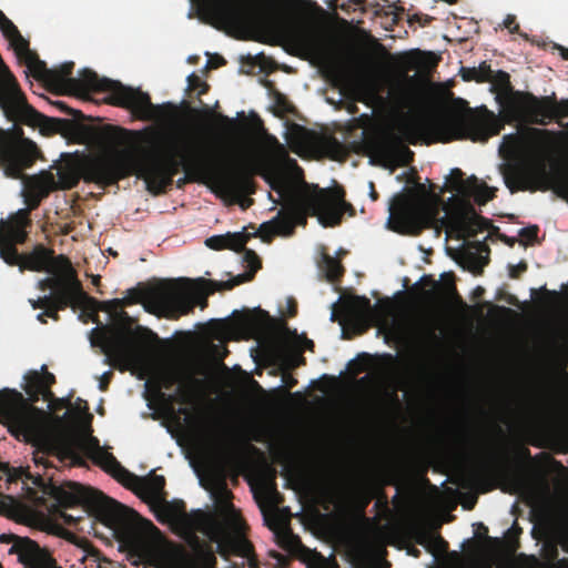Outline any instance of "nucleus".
I'll use <instances>...</instances> for the list:
<instances>
[{
    "instance_id": "64",
    "label": "nucleus",
    "mask_w": 568,
    "mask_h": 568,
    "mask_svg": "<svg viewBox=\"0 0 568 568\" xmlns=\"http://www.w3.org/2000/svg\"><path fill=\"white\" fill-rule=\"evenodd\" d=\"M560 120L568 116V99L560 101Z\"/></svg>"
},
{
    "instance_id": "61",
    "label": "nucleus",
    "mask_w": 568,
    "mask_h": 568,
    "mask_svg": "<svg viewBox=\"0 0 568 568\" xmlns=\"http://www.w3.org/2000/svg\"><path fill=\"white\" fill-rule=\"evenodd\" d=\"M50 297H48V295H44L42 297H39L38 300L36 301H30L31 302V305L34 310H38V308H45L47 305H49V302H50Z\"/></svg>"
},
{
    "instance_id": "44",
    "label": "nucleus",
    "mask_w": 568,
    "mask_h": 568,
    "mask_svg": "<svg viewBox=\"0 0 568 568\" xmlns=\"http://www.w3.org/2000/svg\"><path fill=\"white\" fill-rule=\"evenodd\" d=\"M187 88L190 91H197V95L205 94L209 90L207 83L203 82L199 75L192 73L187 77Z\"/></svg>"
},
{
    "instance_id": "9",
    "label": "nucleus",
    "mask_w": 568,
    "mask_h": 568,
    "mask_svg": "<svg viewBox=\"0 0 568 568\" xmlns=\"http://www.w3.org/2000/svg\"><path fill=\"white\" fill-rule=\"evenodd\" d=\"M256 172V163L250 153L243 148H236L223 161L204 156L190 170H184L185 174L176 181V187L181 189L190 182L210 180L223 194L242 197L255 193L253 175Z\"/></svg>"
},
{
    "instance_id": "59",
    "label": "nucleus",
    "mask_w": 568,
    "mask_h": 568,
    "mask_svg": "<svg viewBox=\"0 0 568 568\" xmlns=\"http://www.w3.org/2000/svg\"><path fill=\"white\" fill-rule=\"evenodd\" d=\"M462 75L465 81H476L478 82V75L476 67L467 68L462 70Z\"/></svg>"
},
{
    "instance_id": "33",
    "label": "nucleus",
    "mask_w": 568,
    "mask_h": 568,
    "mask_svg": "<svg viewBox=\"0 0 568 568\" xmlns=\"http://www.w3.org/2000/svg\"><path fill=\"white\" fill-rule=\"evenodd\" d=\"M191 558L199 565L200 568H216L217 559L212 546L201 544L196 540L195 556Z\"/></svg>"
},
{
    "instance_id": "40",
    "label": "nucleus",
    "mask_w": 568,
    "mask_h": 568,
    "mask_svg": "<svg viewBox=\"0 0 568 568\" xmlns=\"http://www.w3.org/2000/svg\"><path fill=\"white\" fill-rule=\"evenodd\" d=\"M417 542L422 546L428 547L430 544H433L434 547L445 550L447 548V541L443 539L439 535H425L422 534L416 539Z\"/></svg>"
},
{
    "instance_id": "47",
    "label": "nucleus",
    "mask_w": 568,
    "mask_h": 568,
    "mask_svg": "<svg viewBox=\"0 0 568 568\" xmlns=\"http://www.w3.org/2000/svg\"><path fill=\"white\" fill-rule=\"evenodd\" d=\"M44 197L40 196V194H37L30 191L29 189H26V203L28 205V209L26 210L28 211V215L30 214V211L38 209ZM28 219L30 220L29 216Z\"/></svg>"
},
{
    "instance_id": "27",
    "label": "nucleus",
    "mask_w": 568,
    "mask_h": 568,
    "mask_svg": "<svg viewBox=\"0 0 568 568\" xmlns=\"http://www.w3.org/2000/svg\"><path fill=\"white\" fill-rule=\"evenodd\" d=\"M244 252V261L248 264L252 273L248 274H240L233 280L225 282H212L219 290H232L235 285H239L245 281L251 280L254 276V273L261 268V261L257 254L252 250H246L245 247L241 251Z\"/></svg>"
},
{
    "instance_id": "57",
    "label": "nucleus",
    "mask_w": 568,
    "mask_h": 568,
    "mask_svg": "<svg viewBox=\"0 0 568 568\" xmlns=\"http://www.w3.org/2000/svg\"><path fill=\"white\" fill-rule=\"evenodd\" d=\"M196 381H194L193 378L189 377L187 378V382L186 383H181L178 387V393L181 397H186L191 389H192V386L193 384L195 383Z\"/></svg>"
},
{
    "instance_id": "19",
    "label": "nucleus",
    "mask_w": 568,
    "mask_h": 568,
    "mask_svg": "<svg viewBox=\"0 0 568 568\" xmlns=\"http://www.w3.org/2000/svg\"><path fill=\"white\" fill-rule=\"evenodd\" d=\"M48 297L51 300L49 305L54 306L58 312L68 307L73 310L84 308L93 314L99 311L100 302L83 291L82 283L78 278V275L74 278H71L70 282L54 294H48Z\"/></svg>"
},
{
    "instance_id": "10",
    "label": "nucleus",
    "mask_w": 568,
    "mask_h": 568,
    "mask_svg": "<svg viewBox=\"0 0 568 568\" xmlns=\"http://www.w3.org/2000/svg\"><path fill=\"white\" fill-rule=\"evenodd\" d=\"M31 224L27 210H19L8 220H0V257L10 266H19L20 271L52 273L54 270L71 268L68 256L54 255V251L38 244L30 253L21 254L17 245L23 244L28 237L27 227Z\"/></svg>"
},
{
    "instance_id": "62",
    "label": "nucleus",
    "mask_w": 568,
    "mask_h": 568,
    "mask_svg": "<svg viewBox=\"0 0 568 568\" xmlns=\"http://www.w3.org/2000/svg\"><path fill=\"white\" fill-rule=\"evenodd\" d=\"M297 314V303L293 297L287 298V315L294 317Z\"/></svg>"
},
{
    "instance_id": "20",
    "label": "nucleus",
    "mask_w": 568,
    "mask_h": 568,
    "mask_svg": "<svg viewBox=\"0 0 568 568\" xmlns=\"http://www.w3.org/2000/svg\"><path fill=\"white\" fill-rule=\"evenodd\" d=\"M389 93L393 102L402 110L413 111L420 106L424 100L416 75L405 74L393 84Z\"/></svg>"
},
{
    "instance_id": "46",
    "label": "nucleus",
    "mask_w": 568,
    "mask_h": 568,
    "mask_svg": "<svg viewBox=\"0 0 568 568\" xmlns=\"http://www.w3.org/2000/svg\"><path fill=\"white\" fill-rule=\"evenodd\" d=\"M0 30L8 41L19 32L14 23L4 13L0 16Z\"/></svg>"
},
{
    "instance_id": "31",
    "label": "nucleus",
    "mask_w": 568,
    "mask_h": 568,
    "mask_svg": "<svg viewBox=\"0 0 568 568\" xmlns=\"http://www.w3.org/2000/svg\"><path fill=\"white\" fill-rule=\"evenodd\" d=\"M493 85V90L497 93V99L501 103V99L505 100V108L509 103L510 95L514 94L513 85L510 83V77L506 71L498 70L493 72V78L488 81Z\"/></svg>"
},
{
    "instance_id": "32",
    "label": "nucleus",
    "mask_w": 568,
    "mask_h": 568,
    "mask_svg": "<svg viewBox=\"0 0 568 568\" xmlns=\"http://www.w3.org/2000/svg\"><path fill=\"white\" fill-rule=\"evenodd\" d=\"M343 307L348 316L358 320L368 317L373 312L371 301L366 296H352L344 301Z\"/></svg>"
},
{
    "instance_id": "41",
    "label": "nucleus",
    "mask_w": 568,
    "mask_h": 568,
    "mask_svg": "<svg viewBox=\"0 0 568 568\" xmlns=\"http://www.w3.org/2000/svg\"><path fill=\"white\" fill-rule=\"evenodd\" d=\"M416 54L419 57L414 61V65L410 68H429L434 67L437 63V59L434 52H420L416 51Z\"/></svg>"
},
{
    "instance_id": "16",
    "label": "nucleus",
    "mask_w": 568,
    "mask_h": 568,
    "mask_svg": "<svg viewBox=\"0 0 568 568\" xmlns=\"http://www.w3.org/2000/svg\"><path fill=\"white\" fill-rule=\"evenodd\" d=\"M438 210L399 196L389 207L388 229L399 234L417 236L437 221Z\"/></svg>"
},
{
    "instance_id": "48",
    "label": "nucleus",
    "mask_w": 568,
    "mask_h": 568,
    "mask_svg": "<svg viewBox=\"0 0 568 568\" xmlns=\"http://www.w3.org/2000/svg\"><path fill=\"white\" fill-rule=\"evenodd\" d=\"M214 551L215 554H219L222 558L229 559L233 555L232 537L222 542H219Z\"/></svg>"
},
{
    "instance_id": "25",
    "label": "nucleus",
    "mask_w": 568,
    "mask_h": 568,
    "mask_svg": "<svg viewBox=\"0 0 568 568\" xmlns=\"http://www.w3.org/2000/svg\"><path fill=\"white\" fill-rule=\"evenodd\" d=\"M99 154L97 155H91V156H88L85 158L81 164H80V168H79V171H77L72 166H61L58 169L57 171V176H58V180L57 181V185H58V189H61V190H70L74 186L78 185L80 179H83L84 182L87 183H92L91 181H87L84 179V173H83V165L84 163L91 159V158H94V156H98Z\"/></svg>"
},
{
    "instance_id": "4",
    "label": "nucleus",
    "mask_w": 568,
    "mask_h": 568,
    "mask_svg": "<svg viewBox=\"0 0 568 568\" xmlns=\"http://www.w3.org/2000/svg\"><path fill=\"white\" fill-rule=\"evenodd\" d=\"M142 141L156 146L161 134L154 130L145 133L134 132ZM206 154L194 141L183 140L179 150L169 155H161L156 149H140L138 151H120L101 153L89 159L83 165L84 179L105 189L118 184L119 181L135 175L146 184V190L153 195L161 194L172 185L173 178L180 170H190L193 164Z\"/></svg>"
},
{
    "instance_id": "35",
    "label": "nucleus",
    "mask_w": 568,
    "mask_h": 568,
    "mask_svg": "<svg viewBox=\"0 0 568 568\" xmlns=\"http://www.w3.org/2000/svg\"><path fill=\"white\" fill-rule=\"evenodd\" d=\"M277 542L284 550L296 554L304 549V546L298 536L294 535L291 529H286L277 535Z\"/></svg>"
},
{
    "instance_id": "37",
    "label": "nucleus",
    "mask_w": 568,
    "mask_h": 568,
    "mask_svg": "<svg viewBox=\"0 0 568 568\" xmlns=\"http://www.w3.org/2000/svg\"><path fill=\"white\" fill-rule=\"evenodd\" d=\"M323 267L326 273V277L331 282L339 281L345 271L342 263L337 258L329 255H324Z\"/></svg>"
},
{
    "instance_id": "2",
    "label": "nucleus",
    "mask_w": 568,
    "mask_h": 568,
    "mask_svg": "<svg viewBox=\"0 0 568 568\" xmlns=\"http://www.w3.org/2000/svg\"><path fill=\"white\" fill-rule=\"evenodd\" d=\"M293 163L295 169L292 174L280 169L263 174L278 195L273 202H284L272 220L260 225L257 233L264 242H271L274 236H292L297 225L307 224V216H316L324 227H335L342 223L344 214H356L354 206L345 200L343 186L323 189L307 183L303 170L294 160Z\"/></svg>"
},
{
    "instance_id": "21",
    "label": "nucleus",
    "mask_w": 568,
    "mask_h": 568,
    "mask_svg": "<svg viewBox=\"0 0 568 568\" xmlns=\"http://www.w3.org/2000/svg\"><path fill=\"white\" fill-rule=\"evenodd\" d=\"M43 373L31 372L27 377V384L24 387L29 398L24 400L36 407L33 404L42 398L45 402H51L54 395L51 390V386L55 383V376L47 371L45 366H42Z\"/></svg>"
},
{
    "instance_id": "50",
    "label": "nucleus",
    "mask_w": 568,
    "mask_h": 568,
    "mask_svg": "<svg viewBox=\"0 0 568 568\" xmlns=\"http://www.w3.org/2000/svg\"><path fill=\"white\" fill-rule=\"evenodd\" d=\"M504 27L509 30L510 33H517L521 37L527 38V34L520 32V27L516 22V17L513 14H508L504 20Z\"/></svg>"
},
{
    "instance_id": "29",
    "label": "nucleus",
    "mask_w": 568,
    "mask_h": 568,
    "mask_svg": "<svg viewBox=\"0 0 568 568\" xmlns=\"http://www.w3.org/2000/svg\"><path fill=\"white\" fill-rule=\"evenodd\" d=\"M50 274L52 276H48V277L39 281L38 287H39V290H41L43 292L50 290L51 291L50 294H54L57 291H59L61 287H63L68 282H70L71 278H74L77 276V271L71 265V268H69V270H54Z\"/></svg>"
},
{
    "instance_id": "43",
    "label": "nucleus",
    "mask_w": 568,
    "mask_h": 568,
    "mask_svg": "<svg viewBox=\"0 0 568 568\" xmlns=\"http://www.w3.org/2000/svg\"><path fill=\"white\" fill-rule=\"evenodd\" d=\"M215 445L220 453L223 455H229L232 452V442L230 438V434L226 429L223 430V433L219 434L214 438Z\"/></svg>"
},
{
    "instance_id": "49",
    "label": "nucleus",
    "mask_w": 568,
    "mask_h": 568,
    "mask_svg": "<svg viewBox=\"0 0 568 568\" xmlns=\"http://www.w3.org/2000/svg\"><path fill=\"white\" fill-rule=\"evenodd\" d=\"M478 82H488L493 78V70L490 64L487 62H481L477 68Z\"/></svg>"
},
{
    "instance_id": "54",
    "label": "nucleus",
    "mask_w": 568,
    "mask_h": 568,
    "mask_svg": "<svg viewBox=\"0 0 568 568\" xmlns=\"http://www.w3.org/2000/svg\"><path fill=\"white\" fill-rule=\"evenodd\" d=\"M527 268H528V265H527L526 261H520L517 265H509L508 266L509 277L515 278V280L519 278L520 274L526 272Z\"/></svg>"
},
{
    "instance_id": "58",
    "label": "nucleus",
    "mask_w": 568,
    "mask_h": 568,
    "mask_svg": "<svg viewBox=\"0 0 568 568\" xmlns=\"http://www.w3.org/2000/svg\"><path fill=\"white\" fill-rule=\"evenodd\" d=\"M112 377H113L112 371H108L102 374V376L100 377V383H99L100 390L105 392L108 389Z\"/></svg>"
},
{
    "instance_id": "39",
    "label": "nucleus",
    "mask_w": 568,
    "mask_h": 568,
    "mask_svg": "<svg viewBox=\"0 0 568 568\" xmlns=\"http://www.w3.org/2000/svg\"><path fill=\"white\" fill-rule=\"evenodd\" d=\"M295 42L303 48L304 50H307L310 52H315L318 50V45L310 32L306 31H298L294 34Z\"/></svg>"
},
{
    "instance_id": "26",
    "label": "nucleus",
    "mask_w": 568,
    "mask_h": 568,
    "mask_svg": "<svg viewBox=\"0 0 568 568\" xmlns=\"http://www.w3.org/2000/svg\"><path fill=\"white\" fill-rule=\"evenodd\" d=\"M497 473L495 457H483L475 460L469 469L470 478L478 484H487Z\"/></svg>"
},
{
    "instance_id": "11",
    "label": "nucleus",
    "mask_w": 568,
    "mask_h": 568,
    "mask_svg": "<svg viewBox=\"0 0 568 568\" xmlns=\"http://www.w3.org/2000/svg\"><path fill=\"white\" fill-rule=\"evenodd\" d=\"M0 109L9 121H20L24 125L40 128L45 133H57L73 128V133L89 139L93 135L94 129L84 124H74L70 120L47 116L37 111L27 101L20 85L4 64L0 68Z\"/></svg>"
},
{
    "instance_id": "6",
    "label": "nucleus",
    "mask_w": 568,
    "mask_h": 568,
    "mask_svg": "<svg viewBox=\"0 0 568 568\" xmlns=\"http://www.w3.org/2000/svg\"><path fill=\"white\" fill-rule=\"evenodd\" d=\"M143 303L145 311L151 314L178 320L193 311L195 303L179 288L161 284L148 290L131 288L128 296L120 300L114 298L100 302L99 311L109 312L115 321L112 333H102L105 363L123 368L142 367L146 363V347L138 343L130 331L132 318L121 310L124 305Z\"/></svg>"
},
{
    "instance_id": "56",
    "label": "nucleus",
    "mask_w": 568,
    "mask_h": 568,
    "mask_svg": "<svg viewBox=\"0 0 568 568\" xmlns=\"http://www.w3.org/2000/svg\"><path fill=\"white\" fill-rule=\"evenodd\" d=\"M473 246L476 247L480 254L481 253L486 254L485 256H480V260L483 262V265H487L489 262V253H490L489 247L485 243H481V242H474Z\"/></svg>"
},
{
    "instance_id": "45",
    "label": "nucleus",
    "mask_w": 568,
    "mask_h": 568,
    "mask_svg": "<svg viewBox=\"0 0 568 568\" xmlns=\"http://www.w3.org/2000/svg\"><path fill=\"white\" fill-rule=\"evenodd\" d=\"M307 568H339L334 558H325L320 552H315V560Z\"/></svg>"
},
{
    "instance_id": "55",
    "label": "nucleus",
    "mask_w": 568,
    "mask_h": 568,
    "mask_svg": "<svg viewBox=\"0 0 568 568\" xmlns=\"http://www.w3.org/2000/svg\"><path fill=\"white\" fill-rule=\"evenodd\" d=\"M58 109H60L62 112L67 113V114H71V115H74L75 118H79V119H83V114L81 111H77V110H73L72 108L68 106L64 102L62 101H55L53 103Z\"/></svg>"
},
{
    "instance_id": "18",
    "label": "nucleus",
    "mask_w": 568,
    "mask_h": 568,
    "mask_svg": "<svg viewBox=\"0 0 568 568\" xmlns=\"http://www.w3.org/2000/svg\"><path fill=\"white\" fill-rule=\"evenodd\" d=\"M1 544H12L9 549L10 555H17L19 562L23 568H57L55 560L50 552L41 548L29 537H20L13 534H1Z\"/></svg>"
},
{
    "instance_id": "23",
    "label": "nucleus",
    "mask_w": 568,
    "mask_h": 568,
    "mask_svg": "<svg viewBox=\"0 0 568 568\" xmlns=\"http://www.w3.org/2000/svg\"><path fill=\"white\" fill-rule=\"evenodd\" d=\"M26 189L47 197L52 191L58 189L55 175L51 171H41L26 180Z\"/></svg>"
},
{
    "instance_id": "8",
    "label": "nucleus",
    "mask_w": 568,
    "mask_h": 568,
    "mask_svg": "<svg viewBox=\"0 0 568 568\" xmlns=\"http://www.w3.org/2000/svg\"><path fill=\"white\" fill-rule=\"evenodd\" d=\"M73 62H64L58 68L49 69L44 61L39 60L31 74L42 81L57 94L84 97L89 92H108L106 103L134 113H144L152 108L150 95L140 89L123 85L119 81L100 78L94 71L83 69L79 78H72Z\"/></svg>"
},
{
    "instance_id": "3",
    "label": "nucleus",
    "mask_w": 568,
    "mask_h": 568,
    "mask_svg": "<svg viewBox=\"0 0 568 568\" xmlns=\"http://www.w3.org/2000/svg\"><path fill=\"white\" fill-rule=\"evenodd\" d=\"M396 129L399 135H373L365 140V148L373 159L384 163L408 165L414 160V152L403 141L413 145L420 141L429 145L455 140L485 143L489 138L499 134L504 123L489 111H486L485 115L468 112L455 113L447 118L414 113L399 120Z\"/></svg>"
},
{
    "instance_id": "63",
    "label": "nucleus",
    "mask_w": 568,
    "mask_h": 568,
    "mask_svg": "<svg viewBox=\"0 0 568 568\" xmlns=\"http://www.w3.org/2000/svg\"><path fill=\"white\" fill-rule=\"evenodd\" d=\"M44 314L47 317H50L54 321L59 320V312L52 305H47V307L44 308Z\"/></svg>"
},
{
    "instance_id": "24",
    "label": "nucleus",
    "mask_w": 568,
    "mask_h": 568,
    "mask_svg": "<svg viewBox=\"0 0 568 568\" xmlns=\"http://www.w3.org/2000/svg\"><path fill=\"white\" fill-rule=\"evenodd\" d=\"M233 321L235 325L243 331H255L262 326V322L270 321V314L261 308L255 310V313L234 311Z\"/></svg>"
},
{
    "instance_id": "14",
    "label": "nucleus",
    "mask_w": 568,
    "mask_h": 568,
    "mask_svg": "<svg viewBox=\"0 0 568 568\" xmlns=\"http://www.w3.org/2000/svg\"><path fill=\"white\" fill-rule=\"evenodd\" d=\"M496 191L475 175L468 178V189L464 195L465 207L450 217V225L458 233L459 239L475 237L478 232L489 226L490 220L478 215L469 200L474 199L477 204L485 205L495 197Z\"/></svg>"
},
{
    "instance_id": "42",
    "label": "nucleus",
    "mask_w": 568,
    "mask_h": 568,
    "mask_svg": "<svg viewBox=\"0 0 568 568\" xmlns=\"http://www.w3.org/2000/svg\"><path fill=\"white\" fill-rule=\"evenodd\" d=\"M179 374L173 371H164L159 375L160 388L171 389L176 383H179Z\"/></svg>"
},
{
    "instance_id": "34",
    "label": "nucleus",
    "mask_w": 568,
    "mask_h": 568,
    "mask_svg": "<svg viewBox=\"0 0 568 568\" xmlns=\"http://www.w3.org/2000/svg\"><path fill=\"white\" fill-rule=\"evenodd\" d=\"M203 532L211 542L216 545L232 537L229 527L220 520L210 521L203 529Z\"/></svg>"
},
{
    "instance_id": "28",
    "label": "nucleus",
    "mask_w": 568,
    "mask_h": 568,
    "mask_svg": "<svg viewBox=\"0 0 568 568\" xmlns=\"http://www.w3.org/2000/svg\"><path fill=\"white\" fill-rule=\"evenodd\" d=\"M93 463L101 466L108 473H111L113 477L123 485L124 483H128L131 473L116 460L113 454L102 450L98 456H95Z\"/></svg>"
},
{
    "instance_id": "5",
    "label": "nucleus",
    "mask_w": 568,
    "mask_h": 568,
    "mask_svg": "<svg viewBox=\"0 0 568 568\" xmlns=\"http://www.w3.org/2000/svg\"><path fill=\"white\" fill-rule=\"evenodd\" d=\"M0 422L8 426L17 437L33 443V462L37 467L44 469L58 468L61 465L83 466V456L92 462L102 450L100 440L92 435L49 436L48 414L38 407H32L23 395L4 388L0 390Z\"/></svg>"
},
{
    "instance_id": "12",
    "label": "nucleus",
    "mask_w": 568,
    "mask_h": 568,
    "mask_svg": "<svg viewBox=\"0 0 568 568\" xmlns=\"http://www.w3.org/2000/svg\"><path fill=\"white\" fill-rule=\"evenodd\" d=\"M13 125L3 130L0 128V165L4 175L14 180L23 179V172L31 168L38 159L40 151L37 144L24 138L20 121H12Z\"/></svg>"
},
{
    "instance_id": "13",
    "label": "nucleus",
    "mask_w": 568,
    "mask_h": 568,
    "mask_svg": "<svg viewBox=\"0 0 568 568\" xmlns=\"http://www.w3.org/2000/svg\"><path fill=\"white\" fill-rule=\"evenodd\" d=\"M202 20L220 31L257 28L262 19L237 0H202Z\"/></svg>"
},
{
    "instance_id": "36",
    "label": "nucleus",
    "mask_w": 568,
    "mask_h": 568,
    "mask_svg": "<svg viewBox=\"0 0 568 568\" xmlns=\"http://www.w3.org/2000/svg\"><path fill=\"white\" fill-rule=\"evenodd\" d=\"M464 172L455 168L450 171L449 178L447 180V187L452 192H456L462 197H464L467 189H468V178H464Z\"/></svg>"
},
{
    "instance_id": "30",
    "label": "nucleus",
    "mask_w": 568,
    "mask_h": 568,
    "mask_svg": "<svg viewBox=\"0 0 568 568\" xmlns=\"http://www.w3.org/2000/svg\"><path fill=\"white\" fill-rule=\"evenodd\" d=\"M9 42L13 48L19 61L24 63L28 70L31 72L40 59L36 52L30 50L29 41L26 40L19 31L9 40Z\"/></svg>"
},
{
    "instance_id": "22",
    "label": "nucleus",
    "mask_w": 568,
    "mask_h": 568,
    "mask_svg": "<svg viewBox=\"0 0 568 568\" xmlns=\"http://www.w3.org/2000/svg\"><path fill=\"white\" fill-rule=\"evenodd\" d=\"M257 233L251 234V233H226L222 235H213L205 240V245L214 251H221V250H232L237 253H240L244 245L247 243V241L255 236Z\"/></svg>"
},
{
    "instance_id": "38",
    "label": "nucleus",
    "mask_w": 568,
    "mask_h": 568,
    "mask_svg": "<svg viewBox=\"0 0 568 568\" xmlns=\"http://www.w3.org/2000/svg\"><path fill=\"white\" fill-rule=\"evenodd\" d=\"M232 544H233V555L239 557H247L253 554L254 547L250 540L243 537H233L232 536Z\"/></svg>"
},
{
    "instance_id": "17",
    "label": "nucleus",
    "mask_w": 568,
    "mask_h": 568,
    "mask_svg": "<svg viewBox=\"0 0 568 568\" xmlns=\"http://www.w3.org/2000/svg\"><path fill=\"white\" fill-rule=\"evenodd\" d=\"M124 486L144 500L152 503L160 520H175L184 513L182 500L172 503L165 499V478L162 475L152 474L146 478H141L131 473Z\"/></svg>"
},
{
    "instance_id": "1",
    "label": "nucleus",
    "mask_w": 568,
    "mask_h": 568,
    "mask_svg": "<svg viewBox=\"0 0 568 568\" xmlns=\"http://www.w3.org/2000/svg\"><path fill=\"white\" fill-rule=\"evenodd\" d=\"M43 493L61 508L81 506L100 523L113 529L118 539L132 555L154 568H200L182 546L152 548L139 515L98 489L71 480L57 485L50 478L43 485Z\"/></svg>"
},
{
    "instance_id": "7",
    "label": "nucleus",
    "mask_w": 568,
    "mask_h": 568,
    "mask_svg": "<svg viewBox=\"0 0 568 568\" xmlns=\"http://www.w3.org/2000/svg\"><path fill=\"white\" fill-rule=\"evenodd\" d=\"M561 134L529 126L519 133L503 138L500 151L505 155L516 158L504 172L505 184L511 193L554 190L559 196L568 200V174H550L546 164Z\"/></svg>"
},
{
    "instance_id": "53",
    "label": "nucleus",
    "mask_w": 568,
    "mask_h": 568,
    "mask_svg": "<svg viewBox=\"0 0 568 568\" xmlns=\"http://www.w3.org/2000/svg\"><path fill=\"white\" fill-rule=\"evenodd\" d=\"M539 232V227L537 225H530L527 227H523L519 230V236L525 240L534 241L537 239Z\"/></svg>"
},
{
    "instance_id": "52",
    "label": "nucleus",
    "mask_w": 568,
    "mask_h": 568,
    "mask_svg": "<svg viewBox=\"0 0 568 568\" xmlns=\"http://www.w3.org/2000/svg\"><path fill=\"white\" fill-rule=\"evenodd\" d=\"M216 119L223 125V128L226 132H233L239 126V123L236 122V120L231 119L227 115L220 113V114H216Z\"/></svg>"
},
{
    "instance_id": "60",
    "label": "nucleus",
    "mask_w": 568,
    "mask_h": 568,
    "mask_svg": "<svg viewBox=\"0 0 568 568\" xmlns=\"http://www.w3.org/2000/svg\"><path fill=\"white\" fill-rule=\"evenodd\" d=\"M282 382L287 389H292L297 385V379L288 372L283 374Z\"/></svg>"
},
{
    "instance_id": "51",
    "label": "nucleus",
    "mask_w": 568,
    "mask_h": 568,
    "mask_svg": "<svg viewBox=\"0 0 568 568\" xmlns=\"http://www.w3.org/2000/svg\"><path fill=\"white\" fill-rule=\"evenodd\" d=\"M486 230H490V233L491 234H495L498 236V239L505 243L506 245H508L509 247H513L516 242H517V239L516 237H511V236H508L506 234H501L499 233V227L497 226H494L491 223L489 224V226L486 229Z\"/></svg>"
},
{
    "instance_id": "15",
    "label": "nucleus",
    "mask_w": 568,
    "mask_h": 568,
    "mask_svg": "<svg viewBox=\"0 0 568 568\" xmlns=\"http://www.w3.org/2000/svg\"><path fill=\"white\" fill-rule=\"evenodd\" d=\"M560 101L556 95L538 98L530 92L516 91L510 95L505 110L508 122L519 121L546 125L552 120H560Z\"/></svg>"
}]
</instances>
